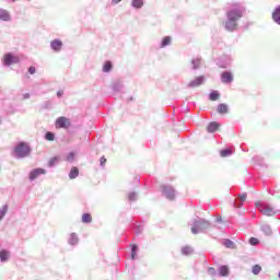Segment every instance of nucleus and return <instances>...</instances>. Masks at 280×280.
<instances>
[{
  "label": "nucleus",
  "mask_w": 280,
  "mask_h": 280,
  "mask_svg": "<svg viewBox=\"0 0 280 280\" xmlns=\"http://www.w3.org/2000/svg\"><path fill=\"white\" fill-rule=\"evenodd\" d=\"M246 12V8L240 3L233 4L225 12V20L222 22V27L225 32L233 34V32H237L240 30V21L244 18Z\"/></svg>",
  "instance_id": "obj_1"
},
{
  "label": "nucleus",
  "mask_w": 280,
  "mask_h": 280,
  "mask_svg": "<svg viewBox=\"0 0 280 280\" xmlns=\"http://www.w3.org/2000/svg\"><path fill=\"white\" fill-rule=\"evenodd\" d=\"M207 229H211V222L205 219H195L191 226V234L198 235V233H202V231H207Z\"/></svg>",
  "instance_id": "obj_2"
},
{
  "label": "nucleus",
  "mask_w": 280,
  "mask_h": 280,
  "mask_svg": "<svg viewBox=\"0 0 280 280\" xmlns=\"http://www.w3.org/2000/svg\"><path fill=\"white\" fill-rule=\"evenodd\" d=\"M14 153L18 159H25L32 154V147L27 142H19L14 148Z\"/></svg>",
  "instance_id": "obj_3"
},
{
  "label": "nucleus",
  "mask_w": 280,
  "mask_h": 280,
  "mask_svg": "<svg viewBox=\"0 0 280 280\" xmlns=\"http://www.w3.org/2000/svg\"><path fill=\"white\" fill-rule=\"evenodd\" d=\"M255 207H256V209H259V211H260V213H262V215H267L269 218L272 215H277V213H279V211H280V210H275V208H272L268 203H264L262 201H256Z\"/></svg>",
  "instance_id": "obj_4"
},
{
  "label": "nucleus",
  "mask_w": 280,
  "mask_h": 280,
  "mask_svg": "<svg viewBox=\"0 0 280 280\" xmlns=\"http://www.w3.org/2000/svg\"><path fill=\"white\" fill-rule=\"evenodd\" d=\"M161 191L166 200H176V189H174L172 185H162Z\"/></svg>",
  "instance_id": "obj_5"
},
{
  "label": "nucleus",
  "mask_w": 280,
  "mask_h": 280,
  "mask_svg": "<svg viewBox=\"0 0 280 280\" xmlns=\"http://www.w3.org/2000/svg\"><path fill=\"white\" fill-rule=\"evenodd\" d=\"M20 59L19 57L14 56L12 52H7L3 56L2 65L4 67H12V65H19Z\"/></svg>",
  "instance_id": "obj_6"
},
{
  "label": "nucleus",
  "mask_w": 280,
  "mask_h": 280,
  "mask_svg": "<svg viewBox=\"0 0 280 280\" xmlns=\"http://www.w3.org/2000/svg\"><path fill=\"white\" fill-rule=\"evenodd\" d=\"M231 62L232 59L229 55H223L215 59V63L220 67V69H229V67H231Z\"/></svg>",
  "instance_id": "obj_7"
},
{
  "label": "nucleus",
  "mask_w": 280,
  "mask_h": 280,
  "mask_svg": "<svg viewBox=\"0 0 280 280\" xmlns=\"http://www.w3.org/2000/svg\"><path fill=\"white\" fill-rule=\"evenodd\" d=\"M47 174V170L42 168V167H36L30 171L28 173V180L31 183H34V180H36V178H38L39 176H43Z\"/></svg>",
  "instance_id": "obj_8"
},
{
  "label": "nucleus",
  "mask_w": 280,
  "mask_h": 280,
  "mask_svg": "<svg viewBox=\"0 0 280 280\" xmlns=\"http://www.w3.org/2000/svg\"><path fill=\"white\" fill-rule=\"evenodd\" d=\"M56 128H63L65 130H68V128H71V120L65 116H60L55 121Z\"/></svg>",
  "instance_id": "obj_9"
},
{
  "label": "nucleus",
  "mask_w": 280,
  "mask_h": 280,
  "mask_svg": "<svg viewBox=\"0 0 280 280\" xmlns=\"http://www.w3.org/2000/svg\"><path fill=\"white\" fill-rule=\"evenodd\" d=\"M220 80L222 84H233V80H235V77L233 75V72L231 70H224L221 72Z\"/></svg>",
  "instance_id": "obj_10"
},
{
  "label": "nucleus",
  "mask_w": 280,
  "mask_h": 280,
  "mask_svg": "<svg viewBox=\"0 0 280 280\" xmlns=\"http://www.w3.org/2000/svg\"><path fill=\"white\" fill-rule=\"evenodd\" d=\"M205 65V61L200 57L192 58L189 62V69L190 71H200L202 69V66Z\"/></svg>",
  "instance_id": "obj_11"
},
{
  "label": "nucleus",
  "mask_w": 280,
  "mask_h": 280,
  "mask_svg": "<svg viewBox=\"0 0 280 280\" xmlns=\"http://www.w3.org/2000/svg\"><path fill=\"white\" fill-rule=\"evenodd\" d=\"M207 79L205 78V75H199L197 78H195L194 80H191L187 86L188 89H197V86H202V84H205V81Z\"/></svg>",
  "instance_id": "obj_12"
},
{
  "label": "nucleus",
  "mask_w": 280,
  "mask_h": 280,
  "mask_svg": "<svg viewBox=\"0 0 280 280\" xmlns=\"http://www.w3.org/2000/svg\"><path fill=\"white\" fill-rule=\"evenodd\" d=\"M63 45L65 44L60 39L56 38L50 42V49L52 51H55L56 54H58V52L62 51Z\"/></svg>",
  "instance_id": "obj_13"
},
{
  "label": "nucleus",
  "mask_w": 280,
  "mask_h": 280,
  "mask_svg": "<svg viewBox=\"0 0 280 280\" xmlns=\"http://www.w3.org/2000/svg\"><path fill=\"white\" fill-rule=\"evenodd\" d=\"M220 130V122L218 121H210L207 126V132L213 135V132H218Z\"/></svg>",
  "instance_id": "obj_14"
},
{
  "label": "nucleus",
  "mask_w": 280,
  "mask_h": 280,
  "mask_svg": "<svg viewBox=\"0 0 280 280\" xmlns=\"http://www.w3.org/2000/svg\"><path fill=\"white\" fill-rule=\"evenodd\" d=\"M271 19L273 21V23H276L277 25H280V4H278L272 13H271Z\"/></svg>",
  "instance_id": "obj_15"
},
{
  "label": "nucleus",
  "mask_w": 280,
  "mask_h": 280,
  "mask_svg": "<svg viewBox=\"0 0 280 280\" xmlns=\"http://www.w3.org/2000/svg\"><path fill=\"white\" fill-rule=\"evenodd\" d=\"M0 261L1 264H5L7 261H10V250L5 248L0 249Z\"/></svg>",
  "instance_id": "obj_16"
},
{
  "label": "nucleus",
  "mask_w": 280,
  "mask_h": 280,
  "mask_svg": "<svg viewBox=\"0 0 280 280\" xmlns=\"http://www.w3.org/2000/svg\"><path fill=\"white\" fill-rule=\"evenodd\" d=\"M230 272H231V269H229L226 265H221L218 268L219 277H229Z\"/></svg>",
  "instance_id": "obj_17"
},
{
  "label": "nucleus",
  "mask_w": 280,
  "mask_h": 280,
  "mask_svg": "<svg viewBox=\"0 0 280 280\" xmlns=\"http://www.w3.org/2000/svg\"><path fill=\"white\" fill-rule=\"evenodd\" d=\"M124 89V83L121 82V81H119V80H117V81H114L113 83H112V91L114 92V93H120V91Z\"/></svg>",
  "instance_id": "obj_18"
},
{
  "label": "nucleus",
  "mask_w": 280,
  "mask_h": 280,
  "mask_svg": "<svg viewBox=\"0 0 280 280\" xmlns=\"http://www.w3.org/2000/svg\"><path fill=\"white\" fill-rule=\"evenodd\" d=\"M0 21H12V15H10V12L5 9H0Z\"/></svg>",
  "instance_id": "obj_19"
},
{
  "label": "nucleus",
  "mask_w": 280,
  "mask_h": 280,
  "mask_svg": "<svg viewBox=\"0 0 280 280\" xmlns=\"http://www.w3.org/2000/svg\"><path fill=\"white\" fill-rule=\"evenodd\" d=\"M180 253L184 257H189V255H194V247L185 245L182 247Z\"/></svg>",
  "instance_id": "obj_20"
},
{
  "label": "nucleus",
  "mask_w": 280,
  "mask_h": 280,
  "mask_svg": "<svg viewBox=\"0 0 280 280\" xmlns=\"http://www.w3.org/2000/svg\"><path fill=\"white\" fill-rule=\"evenodd\" d=\"M68 176L70 180H75V178L80 176V170L78 168V166H72Z\"/></svg>",
  "instance_id": "obj_21"
},
{
  "label": "nucleus",
  "mask_w": 280,
  "mask_h": 280,
  "mask_svg": "<svg viewBox=\"0 0 280 280\" xmlns=\"http://www.w3.org/2000/svg\"><path fill=\"white\" fill-rule=\"evenodd\" d=\"M170 45H172V37L165 36L160 43V49H165V47H170Z\"/></svg>",
  "instance_id": "obj_22"
},
{
  "label": "nucleus",
  "mask_w": 280,
  "mask_h": 280,
  "mask_svg": "<svg viewBox=\"0 0 280 280\" xmlns=\"http://www.w3.org/2000/svg\"><path fill=\"white\" fill-rule=\"evenodd\" d=\"M217 113H219V115H226V113H229V105H226V103H220Z\"/></svg>",
  "instance_id": "obj_23"
},
{
  "label": "nucleus",
  "mask_w": 280,
  "mask_h": 280,
  "mask_svg": "<svg viewBox=\"0 0 280 280\" xmlns=\"http://www.w3.org/2000/svg\"><path fill=\"white\" fill-rule=\"evenodd\" d=\"M132 230L136 235H141V233H143V224L136 222L132 224Z\"/></svg>",
  "instance_id": "obj_24"
},
{
  "label": "nucleus",
  "mask_w": 280,
  "mask_h": 280,
  "mask_svg": "<svg viewBox=\"0 0 280 280\" xmlns=\"http://www.w3.org/2000/svg\"><path fill=\"white\" fill-rule=\"evenodd\" d=\"M130 248H131L130 257H131L132 261H135V259H137V255L139 253V245L133 243L130 245Z\"/></svg>",
  "instance_id": "obj_25"
},
{
  "label": "nucleus",
  "mask_w": 280,
  "mask_h": 280,
  "mask_svg": "<svg viewBox=\"0 0 280 280\" xmlns=\"http://www.w3.org/2000/svg\"><path fill=\"white\" fill-rule=\"evenodd\" d=\"M113 71V61L107 60L103 65V73H110Z\"/></svg>",
  "instance_id": "obj_26"
},
{
  "label": "nucleus",
  "mask_w": 280,
  "mask_h": 280,
  "mask_svg": "<svg viewBox=\"0 0 280 280\" xmlns=\"http://www.w3.org/2000/svg\"><path fill=\"white\" fill-rule=\"evenodd\" d=\"M210 102H218L220 100V92L218 90H213L209 93Z\"/></svg>",
  "instance_id": "obj_27"
},
{
  "label": "nucleus",
  "mask_w": 280,
  "mask_h": 280,
  "mask_svg": "<svg viewBox=\"0 0 280 280\" xmlns=\"http://www.w3.org/2000/svg\"><path fill=\"white\" fill-rule=\"evenodd\" d=\"M233 155V149L231 148H224L220 151V156H222V159H226V156H232Z\"/></svg>",
  "instance_id": "obj_28"
},
{
  "label": "nucleus",
  "mask_w": 280,
  "mask_h": 280,
  "mask_svg": "<svg viewBox=\"0 0 280 280\" xmlns=\"http://www.w3.org/2000/svg\"><path fill=\"white\" fill-rule=\"evenodd\" d=\"M82 222H83V224H91L93 222V217L91 215V213H89V212L83 213Z\"/></svg>",
  "instance_id": "obj_29"
},
{
  "label": "nucleus",
  "mask_w": 280,
  "mask_h": 280,
  "mask_svg": "<svg viewBox=\"0 0 280 280\" xmlns=\"http://www.w3.org/2000/svg\"><path fill=\"white\" fill-rule=\"evenodd\" d=\"M143 0H132L131 1V8H133L135 10H141V8H143Z\"/></svg>",
  "instance_id": "obj_30"
},
{
  "label": "nucleus",
  "mask_w": 280,
  "mask_h": 280,
  "mask_svg": "<svg viewBox=\"0 0 280 280\" xmlns=\"http://www.w3.org/2000/svg\"><path fill=\"white\" fill-rule=\"evenodd\" d=\"M223 246H225V248H231L232 250H235V248H236L235 243L233 241H231L230 238L223 240Z\"/></svg>",
  "instance_id": "obj_31"
},
{
  "label": "nucleus",
  "mask_w": 280,
  "mask_h": 280,
  "mask_svg": "<svg viewBox=\"0 0 280 280\" xmlns=\"http://www.w3.org/2000/svg\"><path fill=\"white\" fill-rule=\"evenodd\" d=\"M78 242H79L78 234L71 233L70 237L68 240V244H70V246H75V244H78Z\"/></svg>",
  "instance_id": "obj_32"
},
{
  "label": "nucleus",
  "mask_w": 280,
  "mask_h": 280,
  "mask_svg": "<svg viewBox=\"0 0 280 280\" xmlns=\"http://www.w3.org/2000/svg\"><path fill=\"white\" fill-rule=\"evenodd\" d=\"M127 198L129 202H137V199L139 198V194H137L136 191H131L128 194Z\"/></svg>",
  "instance_id": "obj_33"
},
{
  "label": "nucleus",
  "mask_w": 280,
  "mask_h": 280,
  "mask_svg": "<svg viewBox=\"0 0 280 280\" xmlns=\"http://www.w3.org/2000/svg\"><path fill=\"white\" fill-rule=\"evenodd\" d=\"M9 206L5 203L2 208H0V222L3 220L8 213Z\"/></svg>",
  "instance_id": "obj_34"
},
{
  "label": "nucleus",
  "mask_w": 280,
  "mask_h": 280,
  "mask_svg": "<svg viewBox=\"0 0 280 280\" xmlns=\"http://www.w3.org/2000/svg\"><path fill=\"white\" fill-rule=\"evenodd\" d=\"M44 139L46 141H55L56 140V133L51 132V131H47L44 136Z\"/></svg>",
  "instance_id": "obj_35"
},
{
  "label": "nucleus",
  "mask_w": 280,
  "mask_h": 280,
  "mask_svg": "<svg viewBox=\"0 0 280 280\" xmlns=\"http://www.w3.org/2000/svg\"><path fill=\"white\" fill-rule=\"evenodd\" d=\"M65 160L68 162V163H73V161H75V153L73 151L69 152Z\"/></svg>",
  "instance_id": "obj_36"
},
{
  "label": "nucleus",
  "mask_w": 280,
  "mask_h": 280,
  "mask_svg": "<svg viewBox=\"0 0 280 280\" xmlns=\"http://www.w3.org/2000/svg\"><path fill=\"white\" fill-rule=\"evenodd\" d=\"M261 231L262 233H265V235H272V229L270 228V225H262Z\"/></svg>",
  "instance_id": "obj_37"
},
{
  "label": "nucleus",
  "mask_w": 280,
  "mask_h": 280,
  "mask_svg": "<svg viewBox=\"0 0 280 280\" xmlns=\"http://www.w3.org/2000/svg\"><path fill=\"white\" fill-rule=\"evenodd\" d=\"M58 161H60V158L58 156H52L49 161H48V167H54L56 165V163H58Z\"/></svg>",
  "instance_id": "obj_38"
},
{
  "label": "nucleus",
  "mask_w": 280,
  "mask_h": 280,
  "mask_svg": "<svg viewBox=\"0 0 280 280\" xmlns=\"http://www.w3.org/2000/svg\"><path fill=\"white\" fill-rule=\"evenodd\" d=\"M43 110H49L51 108V101H46L42 104Z\"/></svg>",
  "instance_id": "obj_39"
},
{
  "label": "nucleus",
  "mask_w": 280,
  "mask_h": 280,
  "mask_svg": "<svg viewBox=\"0 0 280 280\" xmlns=\"http://www.w3.org/2000/svg\"><path fill=\"white\" fill-rule=\"evenodd\" d=\"M253 275H259L261 272V266L255 265L252 269Z\"/></svg>",
  "instance_id": "obj_40"
},
{
  "label": "nucleus",
  "mask_w": 280,
  "mask_h": 280,
  "mask_svg": "<svg viewBox=\"0 0 280 280\" xmlns=\"http://www.w3.org/2000/svg\"><path fill=\"white\" fill-rule=\"evenodd\" d=\"M249 244H250V246H257L259 244V241L257 237H250Z\"/></svg>",
  "instance_id": "obj_41"
},
{
  "label": "nucleus",
  "mask_w": 280,
  "mask_h": 280,
  "mask_svg": "<svg viewBox=\"0 0 280 280\" xmlns=\"http://www.w3.org/2000/svg\"><path fill=\"white\" fill-rule=\"evenodd\" d=\"M208 275H211V277H215L218 275V271L213 267L208 268Z\"/></svg>",
  "instance_id": "obj_42"
},
{
  "label": "nucleus",
  "mask_w": 280,
  "mask_h": 280,
  "mask_svg": "<svg viewBox=\"0 0 280 280\" xmlns=\"http://www.w3.org/2000/svg\"><path fill=\"white\" fill-rule=\"evenodd\" d=\"M27 71H28L30 75H34V73H36V67L30 66Z\"/></svg>",
  "instance_id": "obj_43"
},
{
  "label": "nucleus",
  "mask_w": 280,
  "mask_h": 280,
  "mask_svg": "<svg viewBox=\"0 0 280 280\" xmlns=\"http://www.w3.org/2000/svg\"><path fill=\"white\" fill-rule=\"evenodd\" d=\"M238 196H240L242 202H246V198L248 196L246 192H243V194H241Z\"/></svg>",
  "instance_id": "obj_44"
},
{
  "label": "nucleus",
  "mask_w": 280,
  "mask_h": 280,
  "mask_svg": "<svg viewBox=\"0 0 280 280\" xmlns=\"http://www.w3.org/2000/svg\"><path fill=\"white\" fill-rule=\"evenodd\" d=\"M100 165L101 167H104V165H106V159L104 156L100 159Z\"/></svg>",
  "instance_id": "obj_45"
},
{
  "label": "nucleus",
  "mask_w": 280,
  "mask_h": 280,
  "mask_svg": "<svg viewBox=\"0 0 280 280\" xmlns=\"http://www.w3.org/2000/svg\"><path fill=\"white\" fill-rule=\"evenodd\" d=\"M215 222H217L218 224H221V222H222V217H221V215L217 217V218H215Z\"/></svg>",
  "instance_id": "obj_46"
},
{
  "label": "nucleus",
  "mask_w": 280,
  "mask_h": 280,
  "mask_svg": "<svg viewBox=\"0 0 280 280\" xmlns=\"http://www.w3.org/2000/svg\"><path fill=\"white\" fill-rule=\"evenodd\" d=\"M30 97H31L30 93H24L23 94V100H30Z\"/></svg>",
  "instance_id": "obj_47"
},
{
  "label": "nucleus",
  "mask_w": 280,
  "mask_h": 280,
  "mask_svg": "<svg viewBox=\"0 0 280 280\" xmlns=\"http://www.w3.org/2000/svg\"><path fill=\"white\" fill-rule=\"evenodd\" d=\"M62 95H65V92H62V91L57 92V97H62Z\"/></svg>",
  "instance_id": "obj_48"
},
{
  "label": "nucleus",
  "mask_w": 280,
  "mask_h": 280,
  "mask_svg": "<svg viewBox=\"0 0 280 280\" xmlns=\"http://www.w3.org/2000/svg\"><path fill=\"white\" fill-rule=\"evenodd\" d=\"M112 3H115V4L121 3V0H112Z\"/></svg>",
  "instance_id": "obj_49"
},
{
  "label": "nucleus",
  "mask_w": 280,
  "mask_h": 280,
  "mask_svg": "<svg viewBox=\"0 0 280 280\" xmlns=\"http://www.w3.org/2000/svg\"><path fill=\"white\" fill-rule=\"evenodd\" d=\"M19 0H7L8 3H16Z\"/></svg>",
  "instance_id": "obj_50"
},
{
  "label": "nucleus",
  "mask_w": 280,
  "mask_h": 280,
  "mask_svg": "<svg viewBox=\"0 0 280 280\" xmlns=\"http://www.w3.org/2000/svg\"><path fill=\"white\" fill-rule=\"evenodd\" d=\"M136 180H137V183H140V182H141V178L136 177Z\"/></svg>",
  "instance_id": "obj_51"
},
{
  "label": "nucleus",
  "mask_w": 280,
  "mask_h": 280,
  "mask_svg": "<svg viewBox=\"0 0 280 280\" xmlns=\"http://www.w3.org/2000/svg\"><path fill=\"white\" fill-rule=\"evenodd\" d=\"M268 194H270L271 196H275V194L272 192V190H268Z\"/></svg>",
  "instance_id": "obj_52"
},
{
  "label": "nucleus",
  "mask_w": 280,
  "mask_h": 280,
  "mask_svg": "<svg viewBox=\"0 0 280 280\" xmlns=\"http://www.w3.org/2000/svg\"><path fill=\"white\" fill-rule=\"evenodd\" d=\"M1 121H2V120H1V118H0V124H1Z\"/></svg>",
  "instance_id": "obj_53"
}]
</instances>
